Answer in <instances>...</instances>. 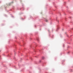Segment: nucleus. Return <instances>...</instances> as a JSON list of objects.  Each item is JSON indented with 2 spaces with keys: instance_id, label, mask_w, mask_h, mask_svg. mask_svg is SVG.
I'll list each match as a JSON object with an SVG mask.
<instances>
[{
  "instance_id": "obj_1",
  "label": "nucleus",
  "mask_w": 73,
  "mask_h": 73,
  "mask_svg": "<svg viewBox=\"0 0 73 73\" xmlns=\"http://www.w3.org/2000/svg\"><path fill=\"white\" fill-rule=\"evenodd\" d=\"M45 21L46 22H48V20H47L46 19Z\"/></svg>"
}]
</instances>
